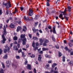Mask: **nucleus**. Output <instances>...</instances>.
<instances>
[{
  "instance_id": "nucleus-1",
  "label": "nucleus",
  "mask_w": 73,
  "mask_h": 73,
  "mask_svg": "<svg viewBox=\"0 0 73 73\" xmlns=\"http://www.w3.org/2000/svg\"><path fill=\"white\" fill-rule=\"evenodd\" d=\"M39 41L40 42V45H42L43 42L44 41V42L43 44V46H46V43H48L49 40L44 38H43V40L41 38H39Z\"/></svg>"
},
{
  "instance_id": "nucleus-2",
  "label": "nucleus",
  "mask_w": 73,
  "mask_h": 73,
  "mask_svg": "<svg viewBox=\"0 0 73 73\" xmlns=\"http://www.w3.org/2000/svg\"><path fill=\"white\" fill-rule=\"evenodd\" d=\"M3 34L2 35V37L3 38V40L1 41V43L2 44H4L5 42V41H6V39L5 38L4 36L6 35L7 34V32L5 31V28L4 29V31L3 32Z\"/></svg>"
},
{
  "instance_id": "nucleus-3",
  "label": "nucleus",
  "mask_w": 73,
  "mask_h": 73,
  "mask_svg": "<svg viewBox=\"0 0 73 73\" xmlns=\"http://www.w3.org/2000/svg\"><path fill=\"white\" fill-rule=\"evenodd\" d=\"M21 38H23L22 40L23 41V45H25L27 41V39L25 38V35H21L20 36Z\"/></svg>"
},
{
  "instance_id": "nucleus-4",
  "label": "nucleus",
  "mask_w": 73,
  "mask_h": 73,
  "mask_svg": "<svg viewBox=\"0 0 73 73\" xmlns=\"http://www.w3.org/2000/svg\"><path fill=\"white\" fill-rule=\"evenodd\" d=\"M66 8H65V9L64 11V12H62V13H63V15H64V18H65L66 20L67 21L68 20V15L66 14H65V13H66Z\"/></svg>"
},
{
  "instance_id": "nucleus-5",
  "label": "nucleus",
  "mask_w": 73,
  "mask_h": 73,
  "mask_svg": "<svg viewBox=\"0 0 73 73\" xmlns=\"http://www.w3.org/2000/svg\"><path fill=\"white\" fill-rule=\"evenodd\" d=\"M3 5H5V6L6 7V9H8L9 8V7H11V4L10 2L6 4H4V3L3 2Z\"/></svg>"
},
{
  "instance_id": "nucleus-6",
  "label": "nucleus",
  "mask_w": 73,
  "mask_h": 73,
  "mask_svg": "<svg viewBox=\"0 0 73 73\" xmlns=\"http://www.w3.org/2000/svg\"><path fill=\"white\" fill-rule=\"evenodd\" d=\"M29 16H32V15H33V11L31 9H30L29 10Z\"/></svg>"
},
{
  "instance_id": "nucleus-7",
  "label": "nucleus",
  "mask_w": 73,
  "mask_h": 73,
  "mask_svg": "<svg viewBox=\"0 0 73 73\" xmlns=\"http://www.w3.org/2000/svg\"><path fill=\"white\" fill-rule=\"evenodd\" d=\"M10 63L9 62V61H7L6 62V66L7 68H9L10 66Z\"/></svg>"
},
{
  "instance_id": "nucleus-8",
  "label": "nucleus",
  "mask_w": 73,
  "mask_h": 73,
  "mask_svg": "<svg viewBox=\"0 0 73 73\" xmlns=\"http://www.w3.org/2000/svg\"><path fill=\"white\" fill-rule=\"evenodd\" d=\"M10 27L11 28H14L15 27V26L13 23H11L10 25Z\"/></svg>"
},
{
  "instance_id": "nucleus-9",
  "label": "nucleus",
  "mask_w": 73,
  "mask_h": 73,
  "mask_svg": "<svg viewBox=\"0 0 73 73\" xmlns=\"http://www.w3.org/2000/svg\"><path fill=\"white\" fill-rule=\"evenodd\" d=\"M23 31L24 32H25L27 30V27L25 26H24L23 27Z\"/></svg>"
},
{
  "instance_id": "nucleus-10",
  "label": "nucleus",
  "mask_w": 73,
  "mask_h": 73,
  "mask_svg": "<svg viewBox=\"0 0 73 73\" xmlns=\"http://www.w3.org/2000/svg\"><path fill=\"white\" fill-rule=\"evenodd\" d=\"M27 69H29V70H31V69H32V68L31 66V65L29 64H27Z\"/></svg>"
},
{
  "instance_id": "nucleus-11",
  "label": "nucleus",
  "mask_w": 73,
  "mask_h": 73,
  "mask_svg": "<svg viewBox=\"0 0 73 73\" xmlns=\"http://www.w3.org/2000/svg\"><path fill=\"white\" fill-rule=\"evenodd\" d=\"M13 49L15 50H19V49L17 47V46H13Z\"/></svg>"
},
{
  "instance_id": "nucleus-12",
  "label": "nucleus",
  "mask_w": 73,
  "mask_h": 73,
  "mask_svg": "<svg viewBox=\"0 0 73 73\" xmlns=\"http://www.w3.org/2000/svg\"><path fill=\"white\" fill-rule=\"evenodd\" d=\"M21 27L20 26H18L17 27V32H19L20 30H21Z\"/></svg>"
},
{
  "instance_id": "nucleus-13",
  "label": "nucleus",
  "mask_w": 73,
  "mask_h": 73,
  "mask_svg": "<svg viewBox=\"0 0 73 73\" xmlns=\"http://www.w3.org/2000/svg\"><path fill=\"white\" fill-rule=\"evenodd\" d=\"M56 28L55 27H53V32L54 33H56Z\"/></svg>"
},
{
  "instance_id": "nucleus-14",
  "label": "nucleus",
  "mask_w": 73,
  "mask_h": 73,
  "mask_svg": "<svg viewBox=\"0 0 73 73\" xmlns=\"http://www.w3.org/2000/svg\"><path fill=\"white\" fill-rule=\"evenodd\" d=\"M39 57H38V60H39V61H41V55H38Z\"/></svg>"
},
{
  "instance_id": "nucleus-15",
  "label": "nucleus",
  "mask_w": 73,
  "mask_h": 73,
  "mask_svg": "<svg viewBox=\"0 0 73 73\" xmlns=\"http://www.w3.org/2000/svg\"><path fill=\"white\" fill-rule=\"evenodd\" d=\"M18 39V38H17V37L16 36H15L13 38V39L14 40H15V41H16V40H17Z\"/></svg>"
},
{
  "instance_id": "nucleus-16",
  "label": "nucleus",
  "mask_w": 73,
  "mask_h": 73,
  "mask_svg": "<svg viewBox=\"0 0 73 73\" xmlns=\"http://www.w3.org/2000/svg\"><path fill=\"white\" fill-rule=\"evenodd\" d=\"M64 49L66 50H68V52H70V50H69V49L68 48L67 46L65 47L64 48Z\"/></svg>"
},
{
  "instance_id": "nucleus-17",
  "label": "nucleus",
  "mask_w": 73,
  "mask_h": 73,
  "mask_svg": "<svg viewBox=\"0 0 73 73\" xmlns=\"http://www.w3.org/2000/svg\"><path fill=\"white\" fill-rule=\"evenodd\" d=\"M57 64L56 63H53V64L52 65V68H54L55 66H57Z\"/></svg>"
},
{
  "instance_id": "nucleus-18",
  "label": "nucleus",
  "mask_w": 73,
  "mask_h": 73,
  "mask_svg": "<svg viewBox=\"0 0 73 73\" xmlns=\"http://www.w3.org/2000/svg\"><path fill=\"white\" fill-rule=\"evenodd\" d=\"M18 11L17 10V9L16 8V7L15 8V11L13 12V13H16V12H17Z\"/></svg>"
},
{
  "instance_id": "nucleus-19",
  "label": "nucleus",
  "mask_w": 73,
  "mask_h": 73,
  "mask_svg": "<svg viewBox=\"0 0 73 73\" xmlns=\"http://www.w3.org/2000/svg\"><path fill=\"white\" fill-rule=\"evenodd\" d=\"M45 57H46V58H51V56H50L47 54L45 55Z\"/></svg>"
},
{
  "instance_id": "nucleus-20",
  "label": "nucleus",
  "mask_w": 73,
  "mask_h": 73,
  "mask_svg": "<svg viewBox=\"0 0 73 73\" xmlns=\"http://www.w3.org/2000/svg\"><path fill=\"white\" fill-rule=\"evenodd\" d=\"M32 46L34 48H35V42L34 41L33 42Z\"/></svg>"
},
{
  "instance_id": "nucleus-21",
  "label": "nucleus",
  "mask_w": 73,
  "mask_h": 73,
  "mask_svg": "<svg viewBox=\"0 0 73 73\" xmlns=\"http://www.w3.org/2000/svg\"><path fill=\"white\" fill-rule=\"evenodd\" d=\"M24 19L25 20H29V17H27V18H26V16H24Z\"/></svg>"
},
{
  "instance_id": "nucleus-22",
  "label": "nucleus",
  "mask_w": 73,
  "mask_h": 73,
  "mask_svg": "<svg viewBox=\"0 0 73 73\" xmlns=\"http://www.w3.org/2000/svg\"><path fill=\"white\" fill-rule=\"evenodd\" d=\"M68 12H70V11H71V7H68Z\"/></svg>"
},
{
  "instance_id": "nucleus-23",
  "label": "nucleus",
  "mask_w": 73,
  "mask_h": 73,
  "mask_svg": "<svg viewBox=\"0 0 73 73\" xmlns=\"http://www.w3.org/2000/svg\"><path fill=\"white\" fill-rule=\"evenodd\" d=\"M8 57V56L7 54H6L5 55L4 57H3V58H5V59H7V58Z\"/></svg>"
},
{
  "instance_id": "nucleus-24",
  "label": "nucleus",
  "mask_w": 73,
  "mask_h": 73,
  "mask_svg": "<svg viewBox=\"0 0 73 73\" xmlns=\"http://www.w3.org/2000/svg\"><path fill=\"white\" fill-rule=\"evenodd\" d=\"M42 50L43 51H44V50H48V48H42Z\"/></svg>"
},
{
  "instance_id": "nucleus-25",
  "label": "nucleus",
  "mask_w": 73,
  "mask_h": 73,
  "mask_svg": "<svg viewBox=\"0 0 73 73\" xmlns=\"http://www.w3.org/2000/svg\"><path fill=\"white\" fill-rule=\"evenodd\" d=\"M53 72V69H51V70L50 71L51 73H52ZM45 73H50V72H45Z\"/></svg>"
},
{
  "instance_id": "nucleus-26",
  "label": "nucleus",
  "mask_w": 73,
  "mask_h": 73,
  "mask_svg": "<svg viewBox=\"0 0 73 73\" xmlns=\"http://www.w3.org/2000/svg\"><path fill=\"white\" fill-rule=\"evenodd\" d=\"M33 39L35 40H38V38L37 37H33Z\"/></svg>"
},
{
  "instance_id": "nucleus-27",
  "label": "nucleus",
  "mask_w": 73,
  "mask_h": 73,
  "mask_svg": "<svg viewBox=\"0 0 73 73\" xmlns=\"http://www.w3.org/2000/svg\"><path fill=\"white\" fill-rule=\"evenodd\" d=\"M69 65H73V61H70L69 63Z\"/></svg>"
},
{
  "instance_id": "nucleus-28",
  "label": "nucleus",
  "mask_w": 73,
  "mask_h": 73,
  "mask_svg": "<svg viewBox=\"0 0 73 73\" xmlns=\"http://www.w3.org/2000/svg\"><path fill=\"white\" fill-rule=\"evenodd\" d=\"M30 57H31V58H34L35 57V55L33 54L32 56H30Z\"/></svg>"
},
{
  "instance_id": "nucleus-29",
  "label": "nucleus",
  "mask_w": 73,
  "mask_h": 73,
  "mask_svg": "<svg viewBox=\"0 0 73 73\" xmlns=\"http://www.w3.org/2000/svg\"><path fill=\"white\" fill-rule=\"evenodd\" d=\"M62 59L63 62H65V57L64 56H63Z\"/></svg>"
},
{
  "instance_id": "nucleus-30",
  "label": "nucleus",
  "mask_w": 73,
  "mask_h": 73,
  "mask_svg": "<svg viewBox=\"0 0 73 73\" xmlns=\"http://www.w3.org/2000/svg\"><path fill=\"white\" fill-rule=\"evenodd\" d=\"M1 64L2 65V67H3V69H4V68H5V66H4V63L3 62H2Z\"/></svg>"
},
{
  "instance_id": "nucleus-31",
  "label": "nucleus",
  "mask_w": 73,
  "mask_h": 73,
  "mask_svg": "<svg viewBox=\"0 0 73 73\" xmlns=\"http://www.w3.org/2000/svg\"><path fill=\"white\" fill-rule=\"evenodd\" d=\"M52 39L53 41H56V40L53 36H52Z\"/></svg>"
},
{
  "instance_id": "nucleus-32",
  "label": "nucleus",
  "mask_w": 73,
  "mask_h": 73,
  "mask_svg": "<svg viewBox=\"0 0 73 73\" xmlns=\"http://www.w3.org/2000/svg\"><path fill=\"white\" fill-rule=\"evenodd\" d=\"M22 54L23 57H25L26 56L24 55V52H22Z\"/></svg>"
},
{
  "instance_id": "nucleus-33",
  "label": "nucleus",
  "mask_w": 73,
  "mask_h": 73,
  "mask_svg": "<svg viewBox=\"0 0 73 73\" xmlns=\"http://www.w3.org/2000/svg\"><path fill=\"white\" fill-rule=\"evenodd\" d=\"M8 27V25H6V27H5V26H4V28H3V30H4V28H5V31L6 32V28H7Z\"/></svg>"
},
{
  "instance_id": "nucleus-34",
  "label": "nucleus",
  "mask_w": 73,
  "mask_h": 73,
  "mask_svg": "<svg viewBox=\"0 0 73 73\" xmlns=\"http://www.w3.org/2000/svg\"><path fill=\"white\" fill-rule=\"evenodd\" d=\"M58 55H59V56L60 57L61 56H62V54L60 52H58Z\"/></svg>"
},
{
  "instance_id": "nucleus-35",
  "label": "nucleus",
  "mask_w": 73,
  "mask_h": 73,
  "mask_svg": "<svg viewBox=\"0 0 73 73\" xmlns=\"http://www.w3.org/2000/svg\"><path fill=\"white\" fill-rule=\"evenodd\" d=\"M17 23L19 24H21V20H19V21H17Z\"/></svg>"
},
{
  "instance_id": "nucleus-36",
  "label": "nucleus",
  "mask_w": 73,
  "mask_h": 73,
  "mask_svg": "<svg viewBox=\"0 0 73 73\" xmlns=\"http://www.w3.org/2000/svg\"><path fill=\"white\" fill-rule=\"evenodd\" d=\"M21 41H22V39H19L18 41V43H20Z\"/></svg>"
},
{
  "instance_id": "nucleus-37",
  "label": "nucleus",
  "mask_w": 73,
  "mask_h": 73,
  "mask_svg": "<svg viewBox=\"0 0 73 73\" xmlns=\"http://www.w3.org/2000/svg\"><path fill=\"white\" fill-rule=\"evenodd\" d=\"M3 52V50H1V49H0V54H2V52Z\"/></svg>"
},
{
  "instance_id": "nucleus-38",
  "label": "nucleus",
  "mask_w": 73,
  "mask_h": 73,
  "mask_svg": "<svg viewBox=\"0 0 73 73\" xmlns=\"http://www.w3.org/2000/svg\"><path fill=\"white\" fill-rule=\"evenodd\" d=\"M22 52V50H21V49L19 50L18 51V52L19 53H21V52Z\"/></svg>"
},
{
  "instance_id": "nucleus-39",
  "label": "nucleus",
  "mask_w": 73,
  "mask_h": 73,
  "mask_svg": "<svg viewBox=\"0 0 73 73\" xmlns=\"http://www.w3.org/2000/svg\"><path fill=\"white\" fill-rule=\"evenodd\" d=\"M25 65H27V63H28V61H27V60L25 59Z\"/></svg>"
},
{
  "instance_id": "nucleus-40",
  "label": "nucleus",
  "mask_w": 73,
  "mask_h": 73,
  "mask_svg": "<svg viewBox=\"0 0 73 73\" xmlns=\"http://www.w3.org/2000/svg\"><path fill=\"white\" fill-rule=\"evenodd\" d=\"M68 45L70 46V47H72V44L70 43H69L68 44Z\"/></svg>"
},
{
  "instance_id": "nucleus-41",
  "label": "nucleus",
  "mask_w": 73,
  "mask_h": 73,
  "mask_svg": "<svg viewBox=\"0 0 73 73\" xmlns=\"http://www.w3.org/2000/svg\"><path fill=\"white\" fill-rule=\"evenodd\" d=\"M36 46H38V45H39V44L38 43V42H36Z\"/></svg>"
},
{
  "instance_id": "nucleus-42",
  "label": "nucleus",
  "mask_w": 73,
  "mask_h": 73,
  "mask_svg": "<svg viewBox=\"0 0 73 73\" xmlns=\"http://www.w3.org/2000/svg\"><path fill=\"white\" fill-rule=\"evenodd\" d=\"M11 49V47H9L8 48V52H9V49Z\"/></svg>"
},
{
  "instance_id": "nucleus-43",
  "label": "nucleus",
  "mask_w": 73,
  "mask_h": 73,
  "mask_svg": "<svg viewBox=\"0 0 73 73\" xmlns=\"http://www.w3.org/2000/svg\"><path fill=\"white\" fill-rule=\"evenodd\" d=\"M56 48L57 49H58L59 48V46H58V45H57L56 46H55Z\"/></svg>"
},
{
  "instance_id": "nucleus-44",
  "label": "nucleus",
  "mask_w": 73,
  "mask_h": 73,
  "mask_svg": "<svg viewBox=\"0 0 73 73\" xmlns=\"http://www.w3.org/2000/svg\"><path fill=\"white\" fill-rule=\"evenodd\" d=\"M49 64H47L46 66V68H49Z\"/></svg>"
},
{
  "instance_id": "nucleus-45",
  "label": "nucleus",
  "mask_w": 73,
  "mask_h": 73,
  "mask_svg": "<svg viewBox=\"0 0 73 73\" xmlns=\"http://www.w3.org/2000/svg\"><path fill=\"white\" fill-rule=\"evenodd\" d=\"M16 58L17 59H19L20 58V56H16Z\"/></svg>"
},
{
  "instance_id": "nucleus-46",
  "label": "nucleus",
  "mask_w": 73,
  "mask_h": 73,
  "mask_svg": "<svg viewBox=\"0 0 73 73\" xmlns=\"http://www.w3.org/2000/svg\"><path fill=\"white\" fill-rule=\"evenodd\" d=\"M32 30L33 32H34V33H35V32H36V29H32Z\"/></svg>"
},
{
  "instance_id": "nucleus-47",
  "label": "nucleus",
  "mask_w": 73,
  "mask_h": 73,
  "mask_svg": "<svg viewBox=\"0 0 73 73\" xmlns=\"http://www.w3.org/2000/svg\"><path fill=\"white\" fill-rule=\"evenodd\" d=\"M59 17L60 18H61V17H62V15L61 14L59 16Z\"/></svg>"
},
{
  "instance_id": "nucleus-48",
  "label": "nucleus",
  "mask_w": 73,
  "mask_h": 73,
  "mask_svg": "<svg viewBox=\"0 0 73 73\" xmlns=\"http://www.w3.org/2000/svg\"><path fill=\"white\" fill-rule=\"evenodd\" d=\"M7 52V50L6 49H4V53H6Z\"/></svg>"
},
{
  "instance_id": "nucleus-49",
  "label": "nucleus",
  "mask_w": 73,
  "mask_h": 73,
  "mask_svg": "<svg viewBox=\"0 0 73 73\" xmlns=\"http://www.w3.org/2000/svg\"><path fill=\"white\" fill-rule=\"evenodd\" d=\"M29 36L31 38H32V35L30 34H29Z\"/></svg>"
},
{
  "instance_id": "nucleus-50",
  "label": "nucleus",
  "mask_w": 73,
  "mask_h": 73,
  "mask_svg": "<svg viewBox=\"0 0 73 73\" xmlns=\"http://www.w3.org/2000/svg\"><path fill=\"white\" fill-rule=\"evenodd\" d=\"M52 62V60H50L48 62L49 64H50V63H51Z\"/></svg>"
},
{
  "instance_id": "nucleus-51",
  "label": "nucleus",
  "mask_w": 73,
  "mask_h": 73,
  "mask_svg": "<svg viewBox=\"0 0 73 73\" xmlns=\"http://www.w3.org/2000/svg\"><path fill=\"white\" fill-rule=\"evenodd\" d=\"M49 2H47L46 5L47 6H49Z\"/></svg>"
},
{
  "instance_id": "nucleus-52",
  "label": "nucleus",
  "mask_w": 73,
  "mask_h": 73,
  "mask_svg": "<svg viewBox=\"0 0 73 73\" xmlns=\"http://www.w3.org/2000/svg\"><path fill=\"white\" fill-rule=\"evenodd\" d=\"M36 49H38V47H36L35 48L34 50H35V51H36Z\"/></svg>"
},
{
  "instance_id": "nucleus-53",
  "label": "nucleus",
  "mask_w": 73,
  "mask_h": 73,
  "mask_svg": "<svg viewBox=\"0 0 73 73\" xmlns=\"http://www.w3.org/2000/svg\"><path fill=\"white\" fill-rule=\"evenodd\" d=\"M39 32L41 33H42V31H41V29L39 30Z\"/></svg>"
},
{
  "instance_id": "nucleus-54",
  "label": "nucleus",
  "mask_w": 73,
  "mask_h": 73,
  "mask_svg": "<svg viewBox=\"0 0 73 73\" xmlns=\"http://www.w3.org/2000/svg\"><path fill=\"white\" fill-rule=\"evenodd\" d=\"M34 73H36V70L35 68H34Z\"/></svg>"
},
{
  "instance_id": "nucleus-55",
  "label": "nucleus",
  "mask_w": 73,
  "mask_h": 73,
  "mask_svg": "<svg viewBox=\"0 0 73 73\" xmlns=\"http://www.w3.org/2000/svg\"><path fill=\"white\" fill-rule=\"evenodd\" d=\"M8 40L9 42H11V38L9 37L8 38Z\"/></svg>"
},
{
  "instance_id": "nucleus-56",
  "label": "nucleus",
  "mask_w": 73,
  "mask_h": 73,
  "mask_svg": "<svg viewBox=\"0 0 73 73\" xmlns=\"http://www.w3.org/2000/svg\"><path fill=\"white\" fill-rule=\"evenodd\" d=\"M14 44H17V42L16 41H15L14 43Z\"/></svg>"
},
{
  "instance_id": "nucleus-57",
  "label": "nucleus",
  "mask_w": 73,
  "mask_h": 73,
  "mask_svg": "<svg viewBox=\"0 0 73 73\" xmlns=\"http://www.w3.org/2000/svg\"><path fill=\"white\" fill-rule=\"evenodd\" d=\"M2 27H3V25H2V24H1L0 25V29H1V28H2Z\"/></svg>"
},
{
  "instance_id": "nucleus-58",
  "label": "nucleus",
  "mask_w": 73,
  "mask_h": 73,
  "mask_svg": "<svg viewBox=\"0 0 73 73\" xmlns=\"http://www.w3.org/2000/svg\"><path fill=\"white\" fill-rule=\"evenodd\" d=\"M2 14V10H0V15H1Z\"/></svg>"
},
{
  "instance_id": "nucleus-59",
  "label": "nucleus",
  "mask_w": 73,
  "mask_h": 73,
  "mask_svg": "<svg viewBox=\"0 0 73 73\" xmlns=\"http://www.w3.org/2000/svg\"><path fill=\"white\" fill-rule=\"evenodd\" d=\"M8 10H7L6 12V15H8Z\"/></svg>"
},
{
  "instance_id": "nucleus-60",
  "label": "nucleus",
  "mask_w": 73,
  "mask_h": 73,
  "mask_svg": "<svg viewBox=\"0 0 73 73\" xmlns=\"http://www.w3.org/2000/svg\"><path fill=\"white\" fill-rule=\"evenodd\" d=\"M37 24H38V22L35 23V26H36L37 25Z\"/></svg>"
},
{
  "instance_id": "nucleus-61",
  "label": "nucleus",
  "mask_w": 73,
  "mask_h": 73,
  "mask_svg": "<svg viewBox=\"0 0 73 73\" xmlns=\"http://www.w3.org/2000/svg\"><path fill=\"white\" fill-rule=\"evenodd\" d=\"M20 9L21 10V11H23V7H20Z\"/></svg>"
},
{
  "instance_id": "nucleus-62",
  "label": "nucleus",
  "mask_w": 73,
  "mask_h": 73,
  "mask_svg": "<svg viewBox=\"0 0 73 73\" xmlns=\"http://www.w3.org/2000/svg\"><path fill=\"white\" fill-rule=\"evenodd\" d=\"M9 19L7 20L6 22L7 23H8V22H9Z\"/></svg>"
},
{
  "instance_id": "nucleus-63",
  "label": "nucleus",
  "mask_w": 73,
  "mask_h": 73,
  "mask_svg": "<svg viewBox=\"0 0 73 73\" xmlns=\"http://www.w3.org/2000/svg\"><path fill=\"white\" fill-rule=\"evenodd\" d=\"M70 54L71 55H73V52H71Z\"/></svg>"
},
{
  "instance_id": "nucleus-64",
  "label": "nucleus",
  "mask_w": 73,
  "mask_h": 73,
  "mask_svg": "<svg viewBox=\"0 0 73 73\" xmlns=\"http://www.w3.org/2000/svg\"><path fill=\"white\" fill-rule=\"evenodd\" d=\"M17 46L18 47V48H20V45L19 44H17Z\"/></svg>"
}]
</instances>
